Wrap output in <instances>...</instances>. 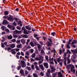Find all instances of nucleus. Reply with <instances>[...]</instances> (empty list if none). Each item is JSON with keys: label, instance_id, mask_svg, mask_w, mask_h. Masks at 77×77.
I'll use <instances>...</instances> for the list:
<instances>
[{"label": "nucleus", "instance_id": "nucleus-1", "mask_svg": "<svg viewBox=\"0 0 77 77\" xmlns=\"http://www.w3.org/2000/svg\"><path fill=\"white\" fill-rule=\"evenodd\" d=\"M35 60H38V61H40V60H41L42 62H43L44 61V57L42 56H41L40 55L38 56V57H37L36 58H35Z\"/></svg>", "mask_w": 77, "mask_h": 77}, {"label": "nucleus", "instance_id": "nucleus-2", "mask_svg": "<svg viewBox=\"0 0 77 77\" xmlns=\"http://www.w3.org/2000/svg\"><path fill=\"white\" fill-rule=\"evenodd\" d=\"M8 27L10 29V30H15V28L14 27V26H11L10 25H8Z\"/></svg>", "mask_w": 77, "mask_h": 77}, {"label": "nucleus", "instance_id": "nucleus-3", "mask_svg": "<svg viewBox=\"0 0 77 77\" xmlns=\"http://www.w3.org/2000/svg\"><path fill=\"white\" fill-rule=\"evenodd\" d=\"M14 34H21V31H18L15 30L14 31Z\"/></svg>", "mask_w": 77, "mask_h": 77}, {"label": "nucleus", "instance_id": "nucleus-4", "mask_svg": "<svg viewBox=\"0 0 77 77\" xmlns=\"http://www.w3.org/2000/svg\"><path fill=\"white\" fill-rule=\"evenodd\" d=\"M26 40L24 39H22L20 40V41L22 44H23V45L25 44V43H26Z\"/></svg>", "mask_w": 77, "mask_h": 77}, {"label": "nucleus", "instance_id": "nucleus-5", "mask_svg": "<svg viewBox=\"0 0 77 77\" xmlns=\"http://www.w3.org/2000/svg\"><path fill=\"white\" fill-rule=\"evenodd\" d=\"M44 66L46 68H48V64L47 63H43Z\"/></svg>", "mask_w": 77, "mask_h": 77}, {"label": "nucleus", "instance_id": "nucleus-6", "mask_svg": "<svg viewBox=\"0 0 77 77\" xmlns=\"http://www.w3.org/2000/svg\"><path fill=\"white\" fill-rule=\"evenodd\" d=\"M29 44L32 47H33L36 46L37 45L36 43L35 44V45H34V43L32 42H31Z\"/></svg>", "mask_w": 77, "mask_h": 77}, {"label": "nucleus", "instance_id": "nucleus-7", "mask_svg": "<svg viewBox=\"0 0 77 77\" xmlns=\"http://www.w3.org/2000/svg\"><path fill=\"white\" fill-rule=\"evenodd\" d=\"M71 51L74 54V56H75V54H77V50H71Z\"/></svg>", "mask_w": 77, "mask_h": 77}, {"label": "nucleus", "instance_id": "nucleus-8", "mask_svg": "<svg viewBox=\"0 0 77 77\" xmlns=\"http://www.w3.org/2000/svg\"><path fill=\"white\" fill-rule=\"evenodd\" d=\"M51 73H53V72H54L55 71V69L53 66H51Z\"/></svg>", "mask_w": 77, "mask_h": 77}, {"label": "nucleus", "instance_id": "nucleus-9", "mask_svg": "<svg viewBox=\"0 0 77 77\" xmlns=\"http://www.w3.org/2000/svg\"><path fill=\"white\" fill-rule=\"evenodd\" d=\"M7 20L9 21H11V22H13L14 21V18L12 17H9L8 18Z\"/></svg>", "mask_w": 77, "mask_h": 77}, {"label": "nucleus", "instance_id": "nucleus-10", "mask_svg": "<svg viewBox=\"0 0 77 77\" xmlns=\"http://www.w3.org/2000/svg\"><path fill=\"white\" fill-rule=\"evenodd\" d=\"M53 58H52L51 59H49V60L50 61V63H51V64H52V65H54V62H53Z\"/></svg>", "mask_w": 77, "mask_h": 77}, {"label": "nucleus", "instance_id": "nucleus-11", "mask_svg": "<svg viewBox=\"0 0 77 77\" xmlns=\"http://www.w3.org/2000/svg\"><path fill=\"white\" fill-rule=\"evenodd\" d=\"M37 47L38 48V50L39 51H41V45L39 44H37Z\"/></svg>", "mask_w": 77, "mask_h": 77}, {"label": "nucleus", "instance_id": "nucleus-12", "mask_svg": "<svg viewBox=\"0 0 77 77\" xmlns=\"http://www.w3.org/2000/svg\"><path fill=\"white\" fill-rule=\"evenodd\" d=\"M15 49H13L11 50V53H12L13 54H16V52L15 51Z\"/></svg>", "mask_w": 77, "mask_h": 77}, {"label": "nucleus", "instance_id": "nucleus-13", "mask_svg": "<svg viewBox=\"0 0 77 77\" xmlns=\"http://www.w3.org/2000/svg\"><path fill=\"white\" fill-rule=\"evenodd\" d=\"M39 66L41 68L42 71H44V66H43V65L42 64L39 65Z\"/></svg>", "mask_w": 77, "mask_h": 77}, {"label": "nucleus", "instance_id": "nucleus-14", "mask_svg": "<svg viewBox=\"0 0 77 77\" xmlns=\"http://www.w3.org/2000/svg\"><path fill=\"white\" fill-rule=\"evenodd\" d=\"M10 47L12 48H14L15 47V45L14 44L10 45Z\"/></svg>", "mask_w": 77, "mask_h": 77}, {"label": "nucleus", "instance_id": "nucleus-15", "mask_svg": "<svg viewBox=\"0 0 77 77\" xmlns=\"http://www.w3.org/2000/svg\"><path fill=\"white\" fill-rule=\"evenodd\" d=\"M21 36L24 38H28V35H22Z\"/></svg>", "mask_w": 77, "mask_h": 77}, {"label": "nucleus", "instance_id": "nucleus-16", "mask_svg": "<svg viewBox=\"0 0 77 77\" xmlns=\"http://www.w3.org/2000/svg\"><path fill=\"white\" fill-rule=\"evenodd\" d=\"M12 36L11 35L7 36V39H12Z\"/></svg>", "mask_w": 77, "mask_h": 77}, {"label": "nucleus", "instance_id": "nucleus-17", "mask_svg": "<svg viewBox=\"0 0 77 77\" xmlns=\"http://www.w3.org/2000/svg\"><path fill=\"white\" fill-rule=\"evenodd\" d=\"M25 28L27 30H31V27H29L28 26H25Z\"/></svg>", "mask_w": 77, "mask_h": 77}, {"label": "nucleus", "instance_id": "nucleus-18", "mask_svg": "<svg viewBox=\"0 0 77 77\" xmlns=\"http://www.w3.org/2000/svg\"><path fill=\"white\" fill-rule=\"evenodd\" d=\"M58 75H59L58 76H59V77H63L62 74L61 73V72H58Z\"/></svg>", "mask_w": 77, "mask_h": 77}, {"label": "nucleus", "instance_id": "nucleus-19", "mask_svg": "<svg viewBox=\"0 0 77 77\" xmlns=\"http://www.w3.org/2000/svg\"><path fill=\"white\" fill-rule=\"evenodd\" d=\"M77 41H76V40H74L72 42V45H74V44H77Z\"/></svg>", "mask_w": 77, "mask_h": 77}, {"label": "nucleus", "instance_id": "nucleus-20", "mask_svg": "<svg viewBox=\"0 0 77 77\" xmlns=\"http://www.w3.org/2000/svg\"><path fill=\"white\" fill-rule=\"evenodd\" d=\"M22 47V44H20V45H17V48H21Z\"/></svg>", "mask_w": 77, "mask_h": 77}, {"label": "nucleus", "instance_id": "nucleus-21", "mask_svg": "<svg viewBox=\"0 0 77 77\" xmlns=\"http://www.w3.org/2000/svg\"><path fill=\"white\" fill-rule=\"evenodd\" d=\"M24 34H26V35H28V34H29V33L27 32V30L25 29H24Z\"/></svg>", "mask_w": 77, "mask_h": 77}, {"label": "nucleus", "instance_id": "nucleus-22", "mask_svg": "<svg viewBox=\"0 0 77 77\" xmlns=\"http://www.w3.org/2000/svg\"><path fill=\"white\" fill-rule=\"evenodd\" d=\"M24 48H27V49H29L30 48H31V46H30L28 45L27 47V46L25 45L24 46Z\"/></svg>", "mask_w": 77, "mask_h": 77}, {"label": "nucleus", "instance_id": "nucleus-23", "mask_svg": "<svg viewBox=\"0 0 77 77\" xmlns=\"http://www.w3.org/2000/svg\"><path fill=\"white\" fill-rule=\"evenodd\" d=\"M61 57H60L59 58L57 59V60L58 62H60L61 61Z\"/></svg>", "mask_w": 77, "mask_h": 77}, {"label": "nucleus", "instance_id": "nucleus-24", "mask_svg": "<svg viewBox=\"0 0 77 77\" xmlns=\"http://www.w3.org/2000/svg\"><path fill=\"white\" fill-rule=\"evenodd\" d=\"M67 66H71V68H75V67H74V66L72 64H69Z\"/></svg>", "mask_w": 77, "mask_h": 77}, {"label": "nucleus", "instance_id": "nucleus-25", "mask_svg": "<svg viewBox=\"0 0 77 77\" xmlns=\"http://www.w3.org/2000/svg\"><path fill=\"white\" fill-rule=\"evenodd\" d=\"M71 72H73V73H75V70L74 69V68H71Z\"/></svg>", "mask_w": 77, "mask_h": 77}, {"label": "nucleus", "instance_id": "nucleus-26", "mask_svg": "<svg viewBox=\"0 0 77 77\" xmlns=\"http://www.w3.org/2000/svg\"><path fill=\"white\" fill-rule=\"evenodd\" d=\"M64 63L65 65L66 66V58H65L64 59Z\"/></svg>", "mask_w": 77, "mask_h": 77}, {"label": "nucleus", "instance_id": "nucleus-27", "mask_svg": "<svg viewBox=\"0 0 77 77\" xmlns=\"http://www.w3.org/2000/svg\"><path fill=\"white\" fill-rule=\"evenodd\" d=\"M5 15H8L9 14V12L8 11H5L4 13Z\"/></svg>", "mask_w": 77, "mask_h": 77}, {"label": "nucleus", "instance_id": "nucleus-28", "mask_svg": "<svg viewBox=\"0 0 77 77\" xmlns=\"http://www.w3.org/2000/svg\"><path fill=\"white\" fill-rule=\"evenodd\" d=\"M51 52H54V56L56 55V54L57 53V52H56V50H53Z\"/></svg>", "mask_w": 77, "mask_h": 77}, {"label": "nucleus", "instance_id": "nucleus-29", "mask_svg": "<svg viewBox=\"0 0 77 77\" xmlns=\"http://www.w3.org/2000/svg\"><path fill=\"white\" fill-rule=\"evenodd\" d=\"M8 23V21H7V20H5L3 22V24H7Z\"/></svg>", "mask_w": 77, "mask_h": 77}, {"label": "nucleus", "instance_id": "nucleus-30", "mask_svg": "<svg viewBox=\"0 0 77 77\" xmlns=\"http://www.w3.org/2000/svg\"><path fill=\"white\" fill-rule=\"evenodd\" d=\"M33 76L34 77H38V74H37L36 73H34L33 74Z\"/></svg>", "mask_w": 77, "mask_h": 77}, {"label": "nucleus", "instance_id": "nucleus-31", "mask_svg": "<svg viewBox=\"0 0 77 77\" xmlns=\"http://www.w3.org/2000/svg\"><path fill=\"white\" fill-rule=\"evenodd\" d=\"M66 53H65L63 55V57L64 59L65 58L66 59Z\"/></svg>", "mask_w": 77, "mask_h": 77}, {"label": "nucleus", "instance_id": "nucleus-32", "mask_svg": "<svg viewBox=\"0 0 77 77\" xmlns=\"http://www.w3.org/2000/svg\"><path fill=\"white\" fill-rule=\"evenodd\" d=\"M35 56L36 54L35 53H34L32 55V58H34V57H35Z\"/></svg>", "mask_w": 77, "mask_h": 77}, {"label": "nucleus", "instance_id": "nucleus-33", "mask_svg": "<svg viewBox=\"0 0 77 77\" xmlns=\"http://www.w3.org/2000/svg\"><path fill=\"white\" fill-rule=\"evenodd\" d=\"M31 67L32 69L33 70H34L35 69V66H34V65H32Z\"/></svg>", "mask_w": 77, "mask_h": 77}, {"label": "nucleus", "instance_id": "nucleus-34", "mask_svg": "<svg viewBox=\"0 0 77 77\" xmlns=\"http://www.w3.org/2000/svg\"><path fill=\"white\" fill-rule=\"evenodd\" d=\"M35 68L36 69V70L37 71H39V68L37 66H35Z\"/></svg>", "mask_w": 77, "mask_h": 77}, {"label": "nucleus", "instance_id": "nucleus-35", "mask_svg": "<svg viewBox=\"0 0 77 77\" xmlns=\"http://www.w3.org/2000/svg\"><path fill=\"white\" fill-rule=\"evenodd\" d=\"M47 45L48 46H51V44L49 42H47Z\"/></svg>", "mask_w": 77, "mask_h": 77}, {"label": "nucleus", "instance_id": "nucleus-36", "mask_svg": "<svg viewBox=\"0 0 77 77\" xmlns=\"http://www.w3.org/2000/svg\"><path fill=\"white\" fill-rule=\"evenodd\" d=\"M22 68H25L26 66V64H24L21 65Z\"/></svg>", "mask_w": 77, "mask_h": 77}, {"label": "nucleus", "instance_id": "nucleus-37", "mask_svg": "<svg viewBox=\"0 0 77 77\" xmlns=\"http://www.w3.org/2000/svg\"><path fill=\"white\" fill-rule=\"evenodd\" d=\"M21 65H23V64H25V62H24V61L23 60H21Z\"/></svg>", "mask_w": 77, "mask_h": 77}, {"label": "nucleus", "instance_id": "nucleus-38", "mask_svg": "<svg viewBox=\"0 0 77 77\" xmlns=\"http://www.w3.org/2000/svg\"><path fill=\"white\" fill-rule=\"evenodd\" d=\"M13 36L14 38H18V36L17 35H13Z\"/></svg>", "mask_w": 77, "mask_h": 77}, {"label": "nucleus", "instance_id": "nucleus-39", "mask_svg": "<svg viewBox=\"0 0 77 77\" xmlns=\"http://www.w3.org/2000/svg\"><path fill=\"white\" fill-rule=\"evenodd\" d=\"M30 40L29 39H27V42H26V45H28V44H29V42H30Z\"/></svg>", "mask_w": 77, "mask_h": 77}, {"label": "nucleus", "instance_id": "nucleus-40", "mask_svg": "<svg viewBox=\"0 0 77 77\" xmlns=\"http://www.w3.org/2000/svg\"><path fill=\"white\" fill-rule=\"evenodd\" d=\"M24 72V70L23 69H21L20 71V73L21 74H23Z\"/></svg>", "mask_w": 77, "mask_h": 77}, {"label": "nucleus", "instance_id": "nucleus-41", "mask_svg": "<svg viewBox=\"0 0 77 77\" xmlns=\"http://www.w3.org/2000/svg\"><path fill=\"white\" fill-rule=\"evenodd\" d=\"M71 63V60L70 59H67V64H69Z\"/></svg>", "mask_w": 77, "mask_h": 77}, {"label": "nucleus", "instance_id": "nucleus-42", "mask_svg": "<svg viewBox=\"0 0 77 77\" xmlns=\"http://www.w3.org/2000/svg\"><path fill=\"white\" fill-rule=\"evenodd\" d=\"M56 32H52L51 33V35H52V36H55V35H56Z\"/></svg>", "mask_w": 77, "mask_h": 77}, {"label": "nucleus", "instance_id": "nucleus-43", "mask_svg": "<svg viewBox=\"0 0 77 77\" xmlns=\"http://www.w3.org/2000/svg\"><path fill=\"white\" fill-rule=\"evenodd\" d=\"M34 52V50L33 49H31L29 51V52L31 53H33V52Z\"/></svg>", "mask_w": 77, "mask_h": 77}, {"label": "nucleus", "instance_id": "nucleus-44", "mask_svg": "<svg viewBox=\"0 0 77 77\" xmlns=\"http://www.w3.org/2000/svg\"><path fill=\"white\" fill-rule=\"evenodd\" d=\"M12 24L14 26H17V23H15V21H14L12 23Z\"/></svg>", "mask_w": 77, "mask_h": 77}, {"label": "nucleus", "instance_id": "nucleus-45", "mask_svg": "<svg viewBox=\"0 0 77 77\" xmlns=\"http://www.w3.org/2000/svg\"><path fill=\"white\" fill-rule=\"evenodd\" d=\"M27 69H28V70L29 71H31V70L32 69H31V68H30V67H29L28 66H27Z\"/></svg>", "mask_w": 77, "mask_h": 77}, {"label": "nucleus", "instance_id": "nucleus-46", "mask_svg": "<svg viewBox=\"0 0 77 77\" xmlns=\"http://www.w3.org/2000/svg\"><path fill=\"white\" fill-rule=\"evenodd\" d=\"M21 42H20V40H17L16 42V43H17L18 44H20Z\"/></svg>", "mask_w": 77, "mask_h": 77}, {"label": "nucleus", "instance_id": "nucleus-47", "mask_svg": "<svg viewBox=\"0 0 77 77\" xmlns=\"http://www.w3.org/2000/svg\"><path fill=\"white\" fill-rule=\"evenodd\" d=\"M41 54H45V52H44V50H42L41 51Z\"/></svg>", "mask_w": 77, "mask_h": 77}, {"label": "nucleus", "instance_id": "nucleus-48", "mask_svg": "<svg viewBox=\"0 0 77 77\" xmlns=\"http://www.w3.org/2000/svg\"><path fill=\"white\" fill-rule=\"evenodd\" d=\"M21 66L20 65L19 66H18L17 67V69H18V70H20V69H21Z\"/></svg>", "mask_w": 77, "mask_h": 77}, {"label": "nucleus", "instance_id": "nucleus-49", "mask_svg": "<svg viewBox=\"0 0 77 77\" xmlns=\"http://www.w3.org/2000/svg\"><path fill=\"white\" fill-rule=\"evenodd\" d=\"M47 72L49 74H50L51 73V70H50V69H48Z\"/></svg>", "mask_w": 77, "mask_h": 77}, {"label": "nucleus", "instance_id": "nucleus-50", "mask_svg": "<svg viewBox=\"0 0 77 77\" xmlns=\"http://www.w3.org/2000/svg\"><path fill=\"white\" fill-rule=\"evenodd\" d=\"M50 74L48 72L46 73V76L48 77H50Z\"/></svg>", "mask_w": 77, "mask_h": 77}, {"label": "nucleus", "instance_id": "nucleus-51", "mask_svg": "<svg viewBox=\"0 0 77 77\" xmlns=\"http://www.w3.org/2000/svg\"><path fill=\"white\" fill-rule=\"evenodd\" d=\"M11 42H16V39H13L11 40Z\"/></svg>", "mask_w": 77, "mask_h": 77}, {"label": "nucleus", "instance_id": "nucleus-52", "mask_svg": "<svg viewBox=\"0 0 77 77\" xmlns=\"http://www.w3.org/2000/svg\"><path fill=\"white\" fill-rule=\"evenodd\" d=\"M25 74L26 75H27V74H28L29 73V72H28L27 70H25Z\"/></svg>", "mask_w": 77, "mask_h": 77}, {"label": "nucleus", "instance_id": "nucleus-53", "mask_svg": "<svg viewBox=\"0 0 77 77\" xmlns=\"http://www.w3.org/2000/svg\"><path fill=\"white\" fill-rule=\"evenodd\" d=\"M71 41H72V40L71 39L69 40L68 42V44L69 45L71 44Z\"/></svg>", "mask_w": 77, "mask_h": 77}, {"label": "nucleus", "instance_id": "nucleus-54", "mask_svg": "<svg viewBox=\"0 0 77 77\" xmlns=\"http://www.w3.org/2000/svg\"><path fill=\"white\" fill-rule=\"evenodd\" d=\"M15 49V50L16 51H17V52H18L19 51H20V49L19 48H16Z\"/></svg>", "mask_w": 77, "mask_h": 77}, {"label": "nucleus", "instance_id": "nucleus-55", "mask_svg": "<svg viewBox=\"0 0 77 77\" xmlns=\"http://www.w3.org/2000/svg\"><path fill=\"white\" fill-rule=\"evenodd\" d=\"M1 46L2 47V48H4L5 47V45H4V44L3 43H1Z\"/></svg>", "mask_w": 77, "mask_h": 77}, {"label": "nucleus", "instance_id": "nucleus-56", "mask_svg": "<svg viewBox=\"0 0 77 77\" xmlns=\"http://www.w3.org/2000/svg\"><path fill=\"white\" fill-rule=\"evenodd\" d=\"M45 58L47 61H48V56H46Z\"/></svg>", "mask_w": 77, "mask_h": 77}, {"label": "nucleus", "instance_id": "nucleus-57", "mask_svg": "<svg viewBox=\"0 0 77 77\" xmlns=\"http://www.w3.org/2000/svg\"><path fill=\"white\" fill-rule=\"evenodd\" d=\"M48 40L51 43H52V40H51V39L48 38Z\"/></svg>", "mask_w": 77, "mask_h": 77}, {"label": "nucleus", "instance_id": "nucleus-58", "mask_svg": "<svg viewBox=\"0 0 77 77\" xmlns=\"http://www.w3.org/2000/svg\"><path fill=\"white\" fill-rule=\"evenodd\" d=\"M16 28L17 29H18V30H21V27L20 26H17L16 27Z\"/></svg>", "mask_w": 77, "mask_h": 77}, {"label": "nucleus", "instance_id": "nucleus-59", "mask_svg": "<svg viewBox=\"0 0 77 77\" xmlns=\"http://www.w3.org/2000/svg\"><path fill=\"white\" fill-rule=\"evenodd\" d=\"M66 47L68 48L69 49V48H70V46H69V45L67 44L66 45Z\"/></svg>", "mask_w": 77, "mask_h": 77}, {"label": "nucleus", "instance_id": "nucleus-60", "mask_svg": "<svg viewBox=\"0 0 77 77\" xmlns=\"http://www.w3.org/2000/svg\"><path fill=\"white\" fill-rule=\"evenodd\" d=\"M62 50H60L59 51V54L60 55L62 54Z\"/></svg>", "mask_w": 77, "mask_h": 77}, {"label": "nucleus", "instance_id": "nucleus-61", "mask_svg": "<svg viewBox=\"0 0 77 77\" xmlns=\"http://www.w3.org/2000/svg\"><path fill=\"white\" fill-rule=\"evenodd\" d=\"M54 60L55 63H56V64H57V61H56V59H54Z\"/></svg>", "mask_w": 77, "mask_h": 77}, {"label": "nucleus", "instance_id": "nucleus-62", "mask_svg": "<svg viewBox=\"0 0 77 77\" xmlns=\"http://www.w3.org/2000/svg\"><path fill=\"white\" fill-rule=\"evenodd\" d=\"M21 56H24V54L23 53V52H21Z\"/></svg>", "mask_w": 77, "mask_h": 77}, {"label": "nucleus", "instance_id": "nucleus-63", "mask_svg": "<svg viewBox=\"0 0 77 77\" xmlns=\"http://www.w3.org/2000/svg\"><path fill=\"white\" fill-rule=\"evenodd\" d=\"M26 55H27L28 56H29V53L28 51H27L26 52Z\"/></svg>", "mask_w": 77, "mask_h": 77}, {"label": "nucleus", "instance_id": "nucleus-64", "mask_svg": "<svg viewBox=\"0 0 77 77\" xmlns=\"http://www.w3.org/2000/svg\"><path fill=\"white\" fill-rule=\"evenodd\" d=\"M52 75L53 76V77H55V75H56V73H54L52 74Z\"/></svg>", "mask_w": 77, "mask_h": 77}]
</instances>
